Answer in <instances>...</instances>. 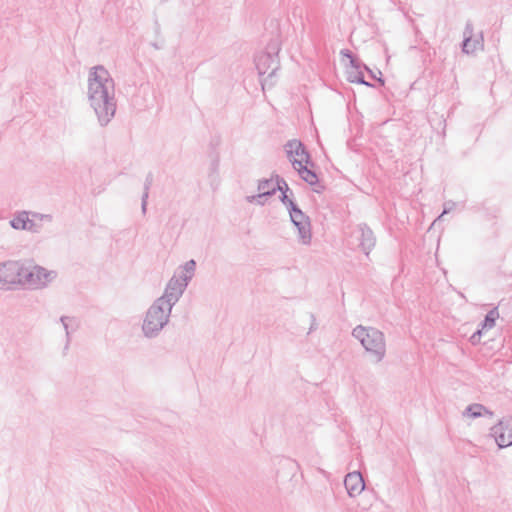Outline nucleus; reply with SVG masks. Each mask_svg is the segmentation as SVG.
I'll use <instances>...</instances> for the list:
<instances>
[{"mask_svg":"<svg viewBox=\"0 0 512 512\" xmlns=\"http://www.w3.org/2000/svg\"><path fill=\"white\" fill-rule=\"evenodd\" d=\"M490 436L495 439L499 448L512 445V417L504 418L491 427Z\"/></svg>","mask_w":512,"mask_h":512,"instance_id":"nucleus-8","label":"nucleus"},{"mask_svg":"<svg viewBox=\"0 0 512 512\" xmlns=\"http://www.w3.org/2000/svg\"><path fill=\"white\" fill-rule=\"evenodd\" d=\"M152 183H153V175H152V173H149L146 176V179H145V182H144V192L143 193H148L149 194V190H150V187L152 186Z\"/></svg>","mask_w":512,"mask_h":512,"instance_id":"nucleus-27","label":"nucleus"},{"mask_svg":"<svg viewBox=\"0 0 512 512\" xmlns=\"http://www.w3.org/2000/svg\"><path fill=\"white\" fill-rule=\"evenodd\" d=\"M153 46H154L156 49H159V48H160L156 43H153Z\"/></svg>","mask_w":512,"mask_h":512,"instance_id":"nucleus-35","label":"nucleus"},{"mask_svg":"<svg viewBox=\"0 0 512 512\" xmlns=\"http://www.w3.org/2000/svg\"><path fill=\"white\" fill-rule=\"evenodd\" d=\"M279 51L280 45L278 41L273 40L267 45L266 51L261 52L255 57V65L259 75L263 76L267 74V77L261 80L263 89H265L267 85H273V82L270 80L280 68Z\"/></svg>","mask_w":512,"mask_h":512,"instance_id":"nucleus-4","label":"nucleus"},{"mask_svg":"<svg viewBox=\"0 0 512 512\" xmlns=\"http://www.w3.org/2000/svg\"><path fill=\"white\" fill-rule=\"evenodd\" d=\"M341 55L348 58L350 61V65L360 62L361 60L358 59L350 50L343 49L341 50Z\"/></svg>","mask_w":512,"mask_h":512,"instance_id":"nucleus-26","label":"nucleus"},{"mask_svg":"<svg viewBox=\"0 0 512 512\" xmlns=\"http://www.w3.org/2000/svg\"><path fill=\"white\" fill-rule=\"evenodd\" d=\"M285 150L290 161L296 157H299V160H302V164L306 163L311 164V166L314 165L311 162L309 152L301 141L296 139L289 140L285 145Z\"/></svg>","mask_w":512,"mask_h":512,"instance_id":"nucleus-11","label":"nucleus"},{"mask_svg":"<svg viewBox=\"0 0 512 512\" xmlns=\"http://www.w3.org/2000/svg\"><path fill=\"white\" fill-rule=\"evenodd\" d=\"M294 208L289 212L290 220L293 224H296L297 221H304L310 219L298 206H293Z\"/></svg>","mask_w":512,"mask_h":512,"instance_id":"nucleus-20","label":"nucleus"},{"mask_svg":"<svg viewBox=\"0 0 512 512\" xmlns=\"http://www.w3.org/2000/svg\"><path fill=\"white\" fill-rule=\"evenodd\" d=\"M352 336L361 343L376 363L385 358L386 340L383 332L374 327L358 325L353 329Z\"/></svg>","mask_w":512,"mask_h":512,"instance_id":"nucleus-2","label":"nucleus"},{"mask_svg":"<svg viewBox=\"0 0 512 512\" xmlns=\"http://www.w3.org/2000/svg\"><path fill=\"white\" fill-rule=\"evenodd\" d=\"M291 164L298 172L300 178L313 187L314 192L322 193L324 191L325 186L319 182L317 174L313 170L309 169L307 165L302 164V160L294 158L291 160Z\"/></svg>","mask_w":512,"mask_h":512,"instance_id":"nucleus-9","label":"nucleus"},{"mask_svg":"<svg viewBox=\"0 0 512 512\" xmlns=\"http://www.w3.org/2000/svg\"><path fill=\"white\" fill-rule=\"evenodd\" d=\"M354 234L359 241L360 249L366 256H369L376 245V237L372 229L366 223H360L354 230Z\"/></svg>","mask_w":512,"mask_h":512,"instance_id":"nucleus-10","label":"nucleus"},{"mask_svg":"<svg viewBox=\"0 0 512 512\" xmlns=\"http://www.w3.org/2000/svg\"><path fill=\"white\" fill-rule=\"evenodd\" d=\"M311 318H312V320H313V322H314V321H315V317H314V315H313V314L311 315Z\"/></svg>","mask_w":512,"mask_h":512,"instance_id":"nucleus-36","label":"nucleus"},{"mask_svg":"<svg viewBox=\"0 0 512 512\" xmlns=\"http://www.w3.org/2000/svg\"><path fill=\"white\" fill-rule=\"evenodd\" d=\"M473 26L471 23H467L464 30V40L462 43V50L464 53L469 54L476 51L478 48L483 46L481 40H472Z\"/></svg>","mask_w":512,"mask_h":512,"instance_id":"nucleus-14","label":"nucleus"},{"mask_svg":"<svg viewBox=\"0 0 512 512\" xmlns=\"http://www.w3.org/2000/svg\"><path fill=\"white\" fill-rule=\"evenodd\" d=\"M162 302V300H155L146 312L142 332L147 338L157 337L169 322L172 309H169Z\"/></svg>","mask_w":512,"mask_h":512,"instance_id":"nucleus-3","label":"nucleus"},{"mask_svg":"<svg viewBox=\"0 0 512 512\" xmlns=\"http://www.w3.org/2000/svg\"><path fill=\"white\" fill-rule=\"evenodd\" d=\"M362 65V61L349 65V67L346 69V79L350 83H357L368 87H373V84L365 81Z\"/></svg>","mask_w":512,"mask_h":512,"instance_id":"nucleus-13","label":"nucleus"},{"mask_svg":"<svg viewBox=\"0 0 512 512\" xmlns=\"http://www.w3.org/2000/svg\"><path fill=\"white\" fill-rule=\"evenodd\" d=\"M483 410H485V407L482 404H471L466 407L464 415L471 418H477L482 415Z\"/></svg>","mask_w":512,"mask_h":512,"instance_id":"nucleus-21","label":"nucleus"},{"mask_svg":"<svg viewBox=\"0 0 512 512\" xmlns=\"http://www.w3.org/2000/svg\"><path fill=\"white\" fill-rule=\"evenodd\" d=\"M88 100L99 124L107 126L116 112L115 83L108 70L98 65L88 75Z\"/></svg>","mask_w":512,"mask_h":512,"instance_id":"nucleus-1","label":"nucleus"},{"mask_svg":"<svg viewBox=\"0 0 512 512\" xmlns=\"http://www.w3.org/2000/svg\"><path fill=\"white\" fill-rule=\"evenodd\" d=\"M267 197H271V191H267L266 193L260 192L257 195L247 196L246 200L249 203H256L258 205H264L265 204V200L264 199L267 198Z\"/></svg>","mask_w":512,"mask_h":512,"instance_id":"nucleus-22","label":"nucleus"},{"mask_svg":"<svg viewBox=\"0 0 512 512\" xmlns=\"http://www.w3.org/2000/svg\"><path fill=\"white\" fill-rule=\"evenodd\" d=\"M155 25H156V33H159V31H160V25H159V23H158V22H156V23H155Z\"/></svg>","mask_w":512,"mask_h":512,"instance_id":"nucleus-34","label":"nucleus"},{"mask_svg":"<svg viewBox=\"0 0 512 512\" xmlns=\"http://www.w3.org/2000/svg\"><path fill=\"white\" fill-rule=\"evenodd\" d=\"M189 281L190 276L173 275V277L168 281L163 295L156 300H162V304L166 305L169 309H172L183 295Z\"/></svg>","mask_w":512,"mask_h":512,"instance_id":"nucleus-6","label":"nucleus"},{"mask_svg":"<svg viewBox=\"0 0 512 512\" xmlns=\"http://www.w3.org/2000/svg\"><path fill=\"white\" fill-rule=\"evenodd\" d=\"M378 74L380 75V77H377V76H376V74L372 71V75H370V77H371L372 79L377 80L381 85H384V80H383V78L381 77V75H382V74H381V72H380V71H378Z\"/></svg>","mask_w":512,"mask_h":512,"instance_id":"nucleus-31","label":"nucleus"},{"mask_svg":"<svg viewBox=\"0 0 512 512\" xmlns=\"http://www.w3.org/2000/svg\"><path fill=\"white\" fill-rule=\"evenodd\" d=\"M344 486L350 497L358 496L365 487L363 477L360 472L348 473L344 478Z\"/></svg>","mask_w":512,"mask_h":512,"instance_id":"nucleus-12","label":"nucleus"},{"mask_svg":"<svg viewBox=\"0 0 512 512\" xmlns=\"http://www.w3.org/2000/svg\"><path fill=\"white\" fill-rule=\"evenodd\" d=\"M482 328L481 329H478L476 332H474L472 334V336L470 337V342L473 344V345H476L480 342V339H481V335H482Z\"/></svg>","mask_w":512,"mask_h":512,"instance_id":"nucleus-28","label":"nucleus"},{"mask_svg":"<svg viewBox=\"0 0 512 512\" xmlns=\"http://www.w3.org/2000/svg\"><path fill=\"white\" fill-rule=\"evenodd\" d=\"M52 274V271H47L41 266L34 265L32 262H27L26 273L23 278H21L18 286L31 289L43 288L52 280Z\"/></svg>","mask_w":512,"mask_h":512,"instance_id":"nucleus-5","label":"nucleus"},{"mask_svg":"<svg viewBox=\"0 0 512 512\" xmlns=\"http://www.w3.org/2000/svg\"><path fill=\"white\" fill-rule=\"evenodd\" d=\"M453 206H454V203L445 204L443 214L448 213L452 209Z\"/></svg>","mask_w":512,"mask_h":512,"instance_id":"nucleus-32","label":"nucleus"},{"mask_svg":"<svg viewBox=\"0 0 512 512\" xmlns=\"http://www.w3.org/2000/svg\"><path fill=\"white\" fill-rule=\"evenodd\" d=\"M11 226L14 229L29 230L33 229L34 223L28 218V213L23 211L18 213L11 221Z\"/></svg>","mask_w":512,"mask_h":512,"instance_id":"nucleus-16","label":"nucleus"},{"mask_svg":"<svg viewBox=\"0 0 512 512\" xmlns=\"http://www.w3.org/2000/svg\"><path fill=\"white\" fill-rule=\"evenodd\" d=\"M21 270V261L8 260L0 263V289L10 290L18 286L21 278H17Z\"/></svg>","mask_w":512,"mask_h":512,"instance_id":"nucleus-7","label":"nucleus"},{"mask_svg":"<svg viewBox=\"0 0 512 512\" xmlns=\"http://www.w3.org/2000/svg\"><path fill=\"white\" fill-rule=\"evenodd\" d=\"M298 230V239L304 245H309L312 240L311 222L310 219L304 221H297L293 224Z\"/></svg>","mask_w":512,"mask_h":512,"instance_id":"nucleus-15","label":"nucleus"},{"mask_svg":"<svg viewBox=\"0 0 512 512\" xmlns=\"http://www.w3.org/2000/svg\"><path fill=\"white\" fill-rule=\"evenodd\" d=\"M26 266H27V263L21 261V270L22 271H20L18 273L17 278H23L24 274L26 273Z\"/></svg>","mask_w":512,"mask_h":512,"instance_id":"nucleus-30","label":"nucleus"},{"mask_svg":"<svg viewBox=\"0 0 512 512\" xmlns=\"http://www.w3.org/2000/svg\"><path fill=\"white\" fill-rule=\"evenodd\" d=\"M195 269H196V262H195V260L191 259L184 264L183 272L181 275L190 276V280H191L194 275Z\"/></svg>","mask_w":512,"mask_h":512,"instance_id":"nucleus-23","label":"nucleus"},{"mask_svg":"<svg viewBox=\"0 0 512 512\" xmlns=\"http://www.w3.org/2000/svg\"><path fill=\"white\" fill-rule=\"evenodd\" d=\"M499 317L498 308L494 307L491 309L485 316L483 322L481 323V328L484 329H491L495 326V321Z\"/></svg>","mask_w":512,"mask_h":512,"instance_id":"nucleus-19","label":"nucleus"},{"mask_svg":"<svg viewBox=\"0 0 512 512\" xmlns=\"http://www.w3.org/2000/svg\"><path fill=\"white\" fill-rule=\"evenodd\" d=\"M60 322L62 323L66 334V343L64 346V353H66V351L69 349L71 342V332L75 331L78 328V323L75 318L68 316H61Z\"/></svg>","mask_w":512,"mask_h":512,"instance_id":"nucleus-17","label":"nucleus"},{"mask_svg":"<svg viewBox=\"0 0 512 512\" xmlns=\"http://www.w3.org/2000/svg\"><path fill=\"white\" fill-rule=\"evenodd\" d=\"M362 70L363 71L366 70L369 73V75H372V70L368 66H366L364 63L362 65Z\"/></svg>","mask_w":512,"mask_h":512,"instance_id":"nucleus-33","label":"nucleus"},{"mask_svg":"<svg viewBox=\"0 0 512 512\" xmlns=\"http://www.w3.org/2000/svg\"><path fill=\"white\" fill-rule=\"evenodd\" d=\"M275 179H276V185H280V189H277V191H280L281 194H283V191H284L285 194H287L289 192L290 195H293L292 190L289 188L287 182L282 177H280L279 175H275Z\"/></svg>","mask_w":512,"mask_h":512,"instance_id":"nucleus-24","label":"nucleus"},{"mask_svg":"<svg viewBox=\"0 0 512 512\" xmlns=\"http://www.w3.org/2000/svg\"><path fill=\"white\" fill-rule=\"evenodd\" d=\"M280 201L282 202L283 205L286 206L288 211L292 210L294 208L293 206H297V204L292 199H290L288 194H285L284 191L283 194H281L280 196Z\"/></svg>","mask_w":512,"mask_h":512,"instance_id":"nucleus-25","label":"nucleus"},{"mask_svg":"<svg viewBox=\"0 0 512 512\" xmlns=\"http://www.w3.org/2000/svg\"><path fill=\"white\" fill-rule=\"evenodd\" d=\"M148 193H143L141 197V210L143 214H146L147 211V200H148Z\"/></svg>","mask_w":512,"mask_h":512,"instance_id":"nucleus-29","label":"nucleus"},{"mask_svg":"<svg viewBox=\"0 0 512 512\" xmlns=\"http://www.w3.org/2000/svg\"><path fill=\"white\" fill-rule=\"evenodd\" d=\"M277 189H280V185H276L274 183L273 177L269 179H261L258 182V191L262 193H266L267 191H271V196H273Z\"/></svg>","mask_w":512,"mask_h":512,"instance_id":"nucleus-18","label":"nucleus"}]
</instances>
